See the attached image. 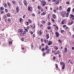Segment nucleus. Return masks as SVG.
<instances>
[{
  "label": "nucleus",
  "mask_w": 74,
  "mask_h": 74,
  "mask_svg": "<svg viewBox=\"0 0 74 74\" xmlns=\"http://www.w3.org/2000/svg\"><path fill=\"white\" fill-rule=\"evenodd\" d=\"M4 13V11L3 10H1L0 11V13L1 14H3Z\"/></svg>",
  "instance_id": "obj_18"
},
{
  "label": "nucleus",
  "mask_w": 74,
  "mask_h": 74,
  "mask_svg": "<svg viewBox=\"0 0 74 74\" xmlns=\"http://www.w3.org/2000/svg\"><path fill=\"white\" fill-rule=\"evenodd\" d=\"M28 10L29 11H31L32 10V7L30 6H29L28 7Z\"/></svg>",
  "instance_id": "obj_7"
},
{
  "label": "nucleus",
  "mask_w": 74,
  "mask_h": 74,
  "mask_svg": "<svg viewBox=\"0 0 74 74\" xmlns=\"http://www.w3.org/2000/svg\"><path fill=\"white\" fill-rule=\"evenodd\" d=\"M59 29V28L57 26H56V27H55V29L56 30H57L58 29Z\"/></svg>",
  "instance_id": "obj_22"
},
{
  "label": "nucleus",
  "mask_w": 74,
  "mask_h": 74,
  "mask_svg": "<svg viewBox=\"0 0 74 74\" xmlns=\"http://www.w3.org/2000/svg\"><path fill=\"white\" fill-rule=\"evenodd\" d=\"M62 24H64L66 23V21L65 20H64L62 21L61 22Z\"/></svg>",
  "instance_id": "obj_2"
},
{
  "label": "nucleus",
  "mask_w": 74,
  "mask_h": 74,
  "mask_svg": "<svg viewBox=\"0 0 74 74\" xmlns=\"http://www.w3.org/2000/svg\"><path fill=\"white\" fill-rule=\"evenodd\" d=\"M40 11H38V14H40Z\"/></svg>",
  "instance_id": "obj_62"
},
{
  "label": "nucleus",
  "mask_w": 74,
  "mask_h": 74,
  "mask_svg": "<svg viewBox=\"0 0 74 74\" xmlns=\"http://www.w3.org/2000/svg\"><path fill=\"white\" fill-rule=\"evenodd\" d=\"M46 36L47 39H48V38H49V34H46Z\"/></svg>",
  "instance_id": "obj_10"
},
{
  "label": "nucleus",
  "mask_w": 74,
  "mask_h": 74,
  "mask_svg": "<svg viewBox=\"0 0 74 74\" xmlns=\"http://www.w3.org/2000/svg\"><path fill=\"white\" fill-rule=\"evenodd\" d=\"M65 15H66V13L64 12H62V15L64 16H65Z\"/></svg>",
  "instance_id": "obj_29"
},
{
  "label": "nucleus",
  "mask_w": 74,
  "mask_h": 74,
  "mask_svg": "<svg viewBox=\"0 0 74 74\" xmlns=\"http://www.w3.org/2000/svg\"><path fill=\"white\" fill-rule=\"evenodd\" d=\"M56 0H52V1L53 2H55H55L56 1Z\"/></svg>",
  "instance_id": "obj_60"
},
{
  "label": "nucleus",
  "mask_w": 74,
  "mask_h": 74,
  "mask_svg": "<svg viewBox=\"0 0 74 74\" xmlns=\"http://www.w3.org/2000/svg\"><path fill=\"white\" fill-rule=\"evenodd\" d=\"M38 34H40V35H41V34H42V32H41V31L38 33Z\"/></svg>",
  "instance_id": "obj_31"
},
{
  "label": "nucleus",
  "mask_w": 74,
  "mask_h": 74,
  "mask_svg": "<svg viewBox=\"0 0 74 74\" xmlns=\"http://www.w3.org/2000/svg\"><path fill=\"white\" fill-rule=\"evenodd\" d=\"M55 3H56V4H59V0H56Z\"/></svg>",
  "instance_id": "obj_12"
},
{
  "label": "nucleus",
  "mask_w": 74,
  "mask_h": 74,
  "mask_svg": "<svg viewBox=\"0 0 74 74\" xmlns=\"http://www.w3.org/2000/svg\"><path fill=\"white\" fill-rule=\"evenodd\" d=\"M70 10H71V8H69L67 10V11L68 12H70Z\"/></svg>",
  "instance_id": "obj_11"
},
{
  "label": "nucleus",
  "mask_w": 74,
  "mask_h": 74,
  "mask_svg": "<svg viewBox=\"0 0 74 74\" xmlns=\"http://www.w3.org/2000/svg\"><path fill=\"white\" fill-rule=\"evenodd\" d=\"M54 49L56 50H57L58 49V47H57L56 46H55L54 47Z\"/></svg>",
  "instance_id": "obj_30"
},
{
  "label": "nucleus",
  "mask_w": 74,
  "mask_h": 74,
  "mask_svg": "<svg viewBox=\"0 0 74 74\" xmlns=\"http://www.w3.org/2000/svg\"><path fill=\"white\" fill-rule=\"evenodd\" d=\"M56 66L57 68H58V64H56Z\"/></svg>",
  "instance_id": "obj_48"
},
{
  "label": "nucleus",
  "mask_w": 74,
  "mask_h": 74,
  "mask_svg": "<svg viewBox=\"0 0 74 74\" xmlns=\"http://www.w3.org/2000/svg\"><path fill=\"white\" fill-rule=\"evenodd\" d=\"M5 11L6 12H8V10H7V9H6L5 10Z\"/></svg>",
  "instance_id": "obj_57"
},
{
  "label": "nucleus",
  "mask_w": 74,
  "mask_h": 74,
  "mask_svg": "<svg viewBox=\"0 0 74 74\" xmlns=\"http://www.w3.org/2000/svg\"><path fill=\"white\" fill-rule=\"evenodd\" d=\"M12 3L14 5H16V3L15 1H13Z\"/></svg>",
  "instance_id": "obj_19"
},
{
  "label": "nucleus",
  "mask_w": 74,
  "mask_h": 74,
  "mask_svg": "<svg viewBox=\"0 0 74 74\" xmlns=\"http://www.w3.org/2000/svg\"><path fill=\"white\" fill-rule=\"evenodd\" d=\"M4 5L5 7L6 8H7V5L6 4V3H4Z\"/></svg>",
  "instance_id": "obj_25"
},
{
  "label": "nucleus",
  "mask_w": 74,
  "mask_h": 74,
  "mask_svg": "<svg viewBox=\"0 0 74 74\" xmlns=\"http://www.w3.org/2000/svg\"><path fill=\"white\" fill-rule=\"evenodd\" d=\"M20 22H22V21H23V20L21 18H20Z\"/></svg>",
  "instance_id": "obj_34"
},
{
  "label": "nucleus",
  "mask_w": 74,
  "mask_h": 74,
  "mask_svg": "<svg viewBox=\"0 0 74 74\" xmlns=\"http://www.w3.org/2000/svg\"><path fill=\"white\" fill-rule=\"evenodd\" d=\"M69 17L71 19L74 20V16L73 14H70L69 16Z\"/></svg>",
  "instance_id": "obj_1"
},
{
  "label": "nucleus",
  "mask_w": 74,
  "mask_h": 74,
  "mask_svg": "<svg viewBox=\"0 0 74 74\" xmlns=\"http://www.w3.org/2000/svg\"><path fill=\"white\" fill-rule=\"evenodd\" d=\"M53 17L54 19H56V15L55 14H53Z\"/></svg>",
  "instance_id": "obj_21"
},
{
  "label": "nucleus",
  "mask_w": 74,
  "mask_h": 74,
  "mask_svg": "<svg viewBox=\"0 0 74 74\" xmlns=\"http://www.w3.org/2000/svg\"><path fill=\"white\" fill-rule=\"evenodd\" d=\"M56 10H54L53 11H54V12H55V13H56Z\"/></svg>",
  "instance_id": "obj_53"
},
{
  "label": "nucleus",
  "mask_w": 74,
  "mask_h": 74,
  "mask_svg": "<svg viewBox=\"0 0 74 74\" xmlns=\"http://www.w3.org/2000/svg\"><path fill=\"white\" fill-rule=\"evenodd\" d=\"M47 29H51V27L50 26H48Z\"/></svg>",
  "instance_id": "obj_44"
},
{
  "label": "nucleus",
  "mask_w": 74,
  "mask_h": 74,
  "mask_svg": "<svg viewBox=\"0 0 74 74\" xmlns=\"http://www.w3.org/2000/svg\"><path fill=\"white\" fill-rule=\"evenodd\" d=\"M51 22H49L48 23V25H51Z\"/></svg>",
  "instance_id": "obj_42"
},
{
  "label": "nucleus",
  "mask_w": 74,
  "mask_h": 74,
  "mask_svg": "<svg viewBox=\"0 0 74 74\" xmlns=\"http://www.w3.org/2000/svg\"><path fill=\"white\" fill-rule=\"evenodd\" d=\"M23 33L25 34H26V31H24L23 32Z\"/></svg>",
  "instance_id": "obj_43"
},
{
  "label": "nucleus",
  "mask_w": 74,
  "mask_h": 74,
  "mask_svg": "<svg viewBox=\"0 0 74 74\" xmlns=\"http://www.w3.org/2000/svg\"><path fill=\"white\" fill-rule=\"evenodd\" d=\"M43 26V25L42 24L40 26V27H42Z\"/></svg>",
  "instance_id": "obj_64"
},
{
  "label": "nucleus",
  "mask_w": 74,
  "mask_h": 74,
  "mask_svg": "<svg viewBox=\"0 0 74 74\" xmlns=\"http://www.w3.org/2000/svg\"><path fill=\"white\" fill-rule=\"evenodd\" d=\"M61 32L62 33H64V30H61Z\"/></svg>",
  "instance_id": "obj_36"
},
{
  "label": "nucleus",
  "mask_w": 74,
  "mask_h": 74,
  "mask_svg": "<svg viewBox=\"0 0 74 74\" xmlns=\"http://www.w3.org/2000/svg\"><path fill=\"white\" fill-rule=\"evenodd\" d=\"M42 5H43V6L45 5H46V2L44 1H42Z\"/></svg>",
  "instance_id": "obj_6"
},
{
  "label": "nucleus",
  "mask_w": 74,
  "mask_h": 74,
  "mask_svg": "<svg viewBox=\"0 0 74 74\" xmlns=\"http://www.w3.org/2000/svg\"><path fill=\"white\" fill-rule=\"evenodd\" d=\"M44 45H45L44 44H42L41 45V46H43Z\"/></svg>",
  "instance_id": "obj_59"
},
{
  "label": "nucleus",
  "mask_w": 74,
  "mask_h": 74,
  "mask_svg": "<svg viewBox=\"0 0 74 74\" xmlns=\"http://www.w3.org/2000/svg\"><path fill=\"white\" fill-rule=\"evenodd\" d=\"M46 54V53H43L42 54V55L43 56H45V54Z\"/></svg>",
  "instance_id": "obj_38"
},
{
  "label": "nucleus",
  "mask_w": 74,
  "mask_h": 74,
  "mask_svg": "<svg viewBox=\"0 0 74 74\" xmlns=\"http://www.w3.org/2000/svg\"><path fill=\"white\" fill-rule=\"evenodd\" d=\"M55 34L56 35L57 37H59V34L58 32H56Z\"/></svg>",
  "instance_id": "obj_9"
},
{
  "label": "nucleus",
  "mask_w": 74,
  "mask_h": 74,
  "mask_svg": "<svg viewBox=\"0 0 74 74\" xmlns=\"http://www.w3.org/2000/svg\"><path fill=\"white\" fill-rule=\"evenodd\" d=\"M58 42L60 43V44H62V41H61L60 39L58 40Z\"/></svg>",
  "instance_id": "obj_28"
},
{
  "label": "nucleus",
  "mask_w": 74,
  "mask_h": 74,
  "mask_svg": "<svg viewBox=\"0 0 74 74\" xmlns=\"http://www.w3.org/2000/svg\"><path fill=\"white\" fill-rule=\"evenodd\" d=\"M59 10H62V6H60V7H59Z\"/></svg>",
  "instance_id": "obj_35"
},
{
  "label": "nucleus",
  "mask_w": 74,
  "mask_h": 74,
  "mask_svg": "<svg viewBox=\"0 0 74 74\" xmlns=\"http://www.w3.org/2000/svg\"><path fill=\"white\" fill-rule=\"evenodd\" d=\"M42 51H45V48H43V49H42Z\"/></svg>",
  "instance_id": "obj_41"
},
{
  "label": "nucleus",
  "mask_w": 74,
  "mask_h": 74,
  "mask_svg": "<svg viewBox=\"0 0 74 74\" xmlns=\"http://www.w3.org/2000/svg\"><path fill=\"white\" fill-rule=\"evenodd\" d=\"M4 10V8L1 7L0 8V10Z\"/></svg>",
  "instance_id": "obj_26"
},
{
  "label": "nucleus",
  "mask_w": 74,
  "mask_h": 74,
  "mask_svg": "<svg viewBox=\"0 0 74 74\" xmlns=\"http://www.w3.org/2000/svg\"><path fill=\"white\" fill-rule=\"evenodd\" d=\"M7 16H8V17H10V14L9 13H8L7 14Z\"/></svg>",
  "instance_id": "obj_39"
},
{
  "label": "nucleus",
  "mask_w": 74,
  "mask_h": 74,
  "mask_svg": "<svg viewBox=\"0 0 74 74\" xmlns=\"http://www.w3.org/2000/svg\"><path fill=\"white\" fill-rule=\"evenodd\" d=\"M25 16H26V15H24V16H23V18H24L25 17Z\"/></svg>",
  "instance_id": "obj_63"
},
{
  "label": "nucleus",
  "mask_w": 74,
  "mask_h": 74,
  "mask_svg": "<svg viewBox=\"0 0 74 74\" xmlns=\"http://www.w3.org/2000/svg\"><path fill=\"white\" fill-rule=\"evenodd\" d=\"M72 49H73V50H74V47H72Z\"/></svg>",
  "instance_id": "obj_58"
},
{
  "label": "nucleus",
  "mask_w": 74,
  "mask_h": 74,
  "mask_svg": "<svg viewBox=\"0 0 74 74\" xmlns=\"http://www.w3.org/2000/svg\"><path fill=\"white\" fill-rule=\"evenodd\" d=\"M39 48L40 49H41V45H39Z\"/></svg>",
  "instance_id": "obj_56"
},
{
  "label": "nucleus",
  "mask_w": 74,
  "mask_h": 74,
  "mask_svg": "<svg viewBox=\"0 0 74 74\" xmlns=\"http://www.w3.org/2000/svg\"><path fill=\"white\" fill-rule=\"evenodd\" d=\"M25 30L26 32H28V30L27 29H25Z\"/></svg>",
  "instance_id": "obj_51"
},
{
  "label": "nucleus",
  "mask_w": 74,
  "mask_h": 74,
  "mask_svg": "<svg viewBox=\"0 0 74 74\" xmlns=\"http://www.w3.org/2000/svg\"><path fill=\"white\" fill-rule=\"evenodd\" d=\"M12 41H11L10 42V45H11V44H12Z\"/></svg>",
  "instance_id": "obj_55"
},
{
  "label": "nucleus",
  "mask_w": 74,
  "mask_h": 74,
  "mask_svg": "<svg viewBox=\"0 0 74 74\" xmlns=\"http://www.w3.org/2000/svg\"><path fill=\"white\" fill-rule=\"evenodd\" d=\"M24 38H23L22 39H21V40L22 41H24Z\"/></svg>",
  "instance_id": "obj_46"
},
{
  "label": "nucleus",
  "mask_w": 74,
  "mask_h": 74,
  "mask_svg": "<svg viewBox=\"0 0 74 74\" xmlns=\"http://www.w3.org/2000/svg\"><path fill=\"white\" fill-rule=\"evenodd\" d=\"M56 10L58 11V10L59 9V8L58 6H56L55 8Z\"/></svg>",
  "instance_id": "obj_24"
},
{
  "label": "nucleus",
  "mask_w": 74,
  "mask_h": 74,
  "mask_svg": "<svg viewBox=\"0 0 74 74\" xmlns=\"http://www.w3.org/2000/svg\"><path fill=\"white\" fill-rule=\"evenodd\" d=\"M69 25H72L73 23V21L71 20H70L69 22Z\"/></svg>",
  "instance_id": "obj_4"
},
{
  "label": "nucleus",
  "mask_w": 74,
  "mask_h": 74,
  "mask_svg": "<svg viewBox=\"0 0 74 74\" xmlns=\"http://www.w3.org/2000/svg\"><path fill=\"white\" fill-rule=\"evenodd\" d=\"M35 34H33V37H35Z\"/></svg>",
  "instance_id": "obj_61"
},
{
  "label": "nucleus",
  "mask_w": 74,
  "mask_h": 74,
  "mask_svg": "<svg viewBox=\"0 0 74 74\" xmlns=\"http://www.w3.org/2000/svg\"><path fill=\"white\" fill-rule=\"evenodd\" d=\"M3 19H6L7 18V16H6L5 15L4 16H3Z\"/></svg>",
  "instance_id": "obj_33"
},
{
  "label": "nucleus",
  "mask_w": 74,
  "mask_h": 74,
  "mask_svg": "<svg viewBox=\"0 0 74 74\" xmlns=\"http://www.w3.org/2000/svg\"><path fill=\"white\" fill-rule=\"evenodd\" d=\"M48 49H48V46H47L45 47V50H47V51L48 50Z\"/></svg>",
  "instance_id": "obj_15"
},
{
  "label": "nucleus",
  "mask_w": 74,
  "mask_h": 74,
  "mask_svg": "<svg viewBox=\"0 0 74 74\" xmlns=\"http://www.w3.org/2000/svg\"><path fill=\"white\" fill-rule=\"evenodd\" d=\"M53 59H54V60H55V59H56V57H54Z\"/></svg>",
  "instance_id": "obj_54"
},
{
  "label": "nucleus",
  "mask_w": 74,
  "mask_h": 74,
  "mask_svg": "<svg viewBox=\"0 0 74 74\" xmlns=\"http://www.w3.org/2000/svg\"><path fill=\"white\" fill-rule=\"evenodd\" d=\"M20 36H24V35L25 34L23 33H21V34H20Z\"/></svg>",
  "instance_id": "obj_20"
},
{
  "label": "nucleus",
  "mask_w": 74,
  "mask_h": 74,
  "mask_svg": "<svg viewBox=\"0 0 74 74\" xmlns=\"http://www.w3.org/2000/svg\"><path fill=\"white\" fill-rule=\"evenodd\" d=\"M52 42L51 41H50L49 42V43H48L49 45H52Z\"/></svg>",
  "instance_id": "obj_14"
},
{
  "label": "nucleus",
  "mask_w": 74,
  "mask_h": 74,
  "mask_svg": "<svg viewBox=\"0 0 74 74\" xmlns=\"http://www.w3.org/2000/svg\"><path fill=\"white\" fill-rule=\"evenodd\" d=\"M44 42H45V43H47V40H44Z\"/></svg>",
  "instance_id": "obj_52"
},
{
  "label": "nucleus",
  "mask_w": 74,
  "mask_h": 74,
  "mask_svg": "<svg viewBox=\"0 0 74 74\" xmlns=\"http://www.w3.org/2000/svg\"><path fill=\"white\" fill-rule=\"evenodd\" d=\"M18 32L19 33H22L23 32V29H18Z\"/></svg>",
  "instance_id": "obj_3"
},
{
  "label": "nucleus",
  "mask_w": 74,
  "mask_h": 74,
  "mask_svg": "<svg viewBox=\"0 0 74 74\" xmlns=\"http://www.w3.org/2000/svg\"><path fill=\"white\" fill-rule=\"evenodd\" d=\"M51 21H53V23H55V20H54V19H53L51 18Z\"/></svg>",
  "instance_id": "obj_37"
},
{
  "label": "nucleus",
  "mask_w": 74,
  "mask_h": 74,
  "mask_svg": "<svg viewBox=\"0 0 74 74\" xmlns=\"http://www.w3.org/2000/svg\"><path fill=\"white\" fill-rule=\"evenodd\" d=\"M38 9H39V10H41V7L40 6H38Z\"/></svg>",
  "instance_id": "obj_23"
},
{
  "label": "nucleus",
  "mask_w": 74,
  "mask_h": 74,
  "mask_svg": "<svg viewBox=\"0 0 74 74\" xmlns=\"http://www.w3.org/2000/svg\"><path fill=\"white\" fill-rule=\"evenodd\" d=\"M69 13H67V14H66V17H68V16H69Z\"/></svg>",
  "instance_id": "obj_40"
},
{
  "label": "nucleus",
  "mask_w": 74,
  "mask_h": 74,
  "mask_svg": "<svg viewBox=\"0 0 74 74\" xmlns=\"http://www.w3.org/2000/svg\"><path fill=\"white\" fill-rule=\"evenodd\" d=\"M16 10L17 12H19V8L18 7H17L16 8Z\"/></svg>",
  "instance_id": "obj_13"
},
{
  "label": "nucleus",
  "mask_w": 74,
  "mask_h": 74,
  "mask_svg": "<svg viewBox=\"0 0 74 74\" xmlns=\"http://www.w3.org/2000/svg\"><path fill=\"white\" fill-rule=\"evenodd\" d=\"M41 42H43V41H44V40L43 39H42L41 40Z\"/></svg>",
  "instance_id": "obj_49"
},
{
  "label": "nucleus",
  "mask_w": 74,
  "mask_h": 74,
  "mask_svg": "<svg viewBox=\"0 0 74 74\" xmlns=\"http://www.w3.org/2000/svg\"><path fill=\"white\" fill-rule=\"evenodd\" d=\"M19 4H20V5H22V2L21 1H20L19 2Z\"/></svg>",
  "instance_id": "obj_45"
},
{
  "label": "nucleus",
  "mask_w": 74,
  "mask_h": 74,
  "mask_svg": "<svg viewBox=\"0 0 74 74\" xmlns=\"http://www.w3.org/2000/svg\"><path fill=\"white\" fill-rule=\"evenodd\" d=\"M66 4H70V2H66Z\"/></svg>",
  "instance_id": "obj_50"
},
{
  "label": "nucleus",
  "mask_w": 74,
  "mask_h": 74,
  "mask_svg": "<svg viewBox=\"0 0 74 74\" xmlns=\"http://www.w3.org/2000/svg\"><path fill=\"white\" fill-rule=\"evenodd\" d=\"M65 67V63H64V62H63V66L62 68V70H64V69Z\"/></svg>",
  "instance_id": "obj_5"
},
{
  "label": "nucleus",
  "mask_w": 74,
  "mask_h": 74,
  "mask_svg": "<svg viewBox=\"0 0 74 74\" xmlns=\"http://www.w3.org/2000/svg\"><path fill=\"white\" fill-rule=\"evenodd\" d=\"M67 48H65L64 49V52H67Z\"/></svg>",
  "instance_id": "obj_27"
},
{
  "label": "nucleus",
  "mask_w": 74,
  "mask_h": 74,
  "mask_svg": "<svg viewBox=\"0 0 74 74\" xmlns=\"http://www.w3.org/2000/svg\"><path fill=\"white\" fill-rule=\"evenodd\" d=\"M49 49H47V50L46 52V53L47 54H49Z\"/></svg>",
  "instance_id": "obj_16"
},
{
  "label": "nucleus",
  "mask_w": 74,
  "mask_h": 74,
  "mask_svg": "<svg viewBox=\"0 0 74 74\" xmlns=\"http://www.w3.org/2000/svg\"><path fill=\"white\" fill-rule=\"evenodd\" d=\"M23 2L24 3V5H27V2L25 1V0H24Z\"/></svg>",
  "instance_id": "obj_8"
},
{
  "label": "nucleus",
  "mask_w": 74,
  "mask_h": 74,
  "mask_svg": "<svg viewBox=\"0 0 74 74\" xmlns=\"http://www.w3.org/2000/svg\"><path fill=\"white\" fill-rule=\"evenodd\" d=\"M57 54H59V53H60L59 51H58L57 52Z\"/></svg>",
  "instance_id": "obj_47"
},
{
  "label": "nucleus",
  "mask_w": 74,
  "mask_h": 74,
  "mask_svg": "<svg viewBox=\"0 0 74 74\" xmlns=\"http://www.w3.org/2000/svg\"><path fill=\"white\" fill-rule=\"evenodd\" d=\"M29 22L30 23H32V20H30V19H29Z\"/></svg>",
  "instance_id": "obj_32"
},
{
  "label": "nucleus",
  "mask_w": 74,
  "mask_h": 74,
  "mask_svg": "<svg viewBox=\"0 0 74 74\" xmlns=\"http://www.w3.org/2000/svg\"><path fill=\"white\" fill-rule=\"evenodd\" d=\"M46 14V12H44L43 13H41V15H45V14Z\"/></svg>",
  "instance_id": "obj_17"
}]
</instances>
